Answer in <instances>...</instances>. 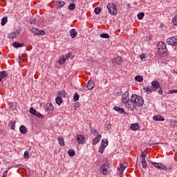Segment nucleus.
<instances>
[{
    "mask_svg": "<svg viewBox=\"0 0 177 177\" xmlns=\"http://www.w3.org/2000/svg\"><path fill=\"white\" fill-rule=\"evenodd\" d=\"M144 92H145L146 93H151L153 92H156L154 88H153L152 86H147L143 88Z\"/></svg>",
    "mask_w": 177,
    "mask_h": 177,
    "instance_id": "obj_15",
    "label": "nucleus"
},
{
    "mask_svg": "<svg viewBox=\"0 0 177 177\" xmlns=\"http://www.w3.org/2000/svg\"><path fill=\"white\" fill-rule=\"evenodd\" d=\"M29 156L30 153H28V151H26L24 154V158H29Z\"/></svg>",
    "mask_w": 177,
    "mask_h": 177,
    "instance_id": "obj_46",
    "label": "nucleus"
},
{
    "mask_svg": "<svg viewBox=\"0 0 177 177\" xmlns=\"http://www.w3.org/2000/svg\"><path fill=\"white\" fill-rule=\"evenodd\" d=\"M31 32L35 35H45L46 32L44 30H39L37 28H32L31 29Z\"/></svg>",
    "mask_w": 177,
    "mask_h": 177,
    "instance_id": "obj_8",
    "label": "nucleus"
},
{
    "mask_svg": "<svg viewBox=\"0 0 177 177\" xmlns=\"http://www.w3.org/2000/svg\"><path fill=\"white\" fill-rule=\"evenodd\" d=\"M91 133L93 135H97V133H99V132L97 131V130L95 129H91Z\"/></svg>",
    "mask_w": 177,
    "mask_h": 177,
    "instance_id": "obj_49",
    "label": "nucleus"
},
{
    "mask_svg": "<svg viewBox=\"0 0 177 177\" xmlns=\"http://www.w3.org/2000/svg\"><path fill=\"white\" fill-rule=\"evenodd\" d=\"M19 131L22 135H25V133H27V128L24 125H21L19 127Z\"/></svg>",
    "mask_w": 177,
    "mask_h": 177,
    "instance_id": "obj_24",
    "label": "nucleus"
},
{
    "mask_svg": "<svg viewBox=\"0 0 177 177\" xmlns=\"http://www.w3.org/2000/svg\"><path fill=\"white\" fill-rule=\"evenodd\" d=\"M106 8H107L110 15H111L112 16H114L115 15H117V12H118L117 6H115L114 5V3H109L106 6Z\"/></svg>",
    "mask_w": 177,
    "mask_h": 177,
    "instance_id": "obj_3",
    "label": "nucleus"
},
{
    "mask_svg": "<svg viewBox=\"0 0 177 177\" xmlns=\"http://www.w3.org/2000/svg\"><path fill=\"white\" fill-rule=\"evenodd\" d=\"M158 49L160 53H165L167 52V44L162 41L159 42L158 44Z\"/></svg>",
    "mask_w": 177,
    "mask_h": 177,
    "instance_id": "obj_5",
    "label": "nucleus"
},
{
    "mask_svg": "<svg viewBox=\"0 0 177 177\" xmlns=\"http://www.w3.org/2000/svg\"><path fill=\"white\" fill-rule=\"evenodd\" d=\"M143 104H145V100H143V97L134 94L130 97V101H129L127 104V109L130 111H133L136 107H142Z\"/></svg>",
    "mask_w": 177,
    "mask_h": 177,
    "instance_id": "obj_1",
    "label": "nucleus"
},
{
    "mask_svg": "<svg viewBox=\"0 0 177 177\" xmlns=\"http://www.w3.org/2000/svg\"><path fill=\"white\" fill-rule=\"evenodd\" d=\"M70 35H71V38H75V37H77V35H78V32L77 31H75V29H71L70 30Z\"/></svg>",
    "mask_w": 177,
    "mask_h": 177,
    "instance_id": "obj_22",
    "label": "nucleus"
},
{
    "mask_svg": "<svg viewBox=\"0 0 177 177\" xmlns=\"http://www.w3.org/2000/svg\"><path fill=\"white\" fill-rule=\"evenodd\" d=\"M53 105L51 103L47 104L45 108V111L48 114H52L53 113Z\"/></svg>",
    "mask_w": 177,
    "mask_h": 177,
    "instance_id": "obj_12",
    "label": "nucleus"
},
{
    "mask_svg": "<svg viewBox=\"0 0 177 177\" xmlns=\"http://www.w3.org/2000/svg\"><path fill=\"white\" fill-rule=\"evenodd\" d=\"M94 12L95 15H100V12H102V10L100 9V8L97 7L95 8Z\"/></svg>",
    "mask_w": 177,
    "mask_h": 177,
    "instance_id": "obj_36",
    "label": "nucleus"
},
{
    "mask_svg": "<svg viewBox=\"0 0 177 177\" xmlns=\"http://www.w3.org/2000/svg\"><path fill=\"white\" fill-rule=\"evenodd\" d=\"M167 93L169 95H171V93H177V89H174V90H169Z\"/></svg>",
    "mask_w": 177,
    "mask_h": 177,
    "instance_id": "obj_45",
    "label": "nucleus"
},
{
    "mask_svg": "<svg viewBox=\"0 0 177 177\" xmlns=\"http://www.w3.org/2000/svg\"><path fill=\"white\" fill-rule=\"evenodd\" d=\"M0 55H1V51H0Z\"/></svg>",
    "mask_w": 177,
    "mask_h": 177,
    "instance_id": "obj_59",
    "label": "nucleus"
},
{
    "mask_svg": "<svg viewBox=\"0 0 177 177\" xmlns=\"http://www.w3.org/2000/svg\"><path fill=\"white\" fill-rule=\"evenodd\" d=\"M153 120H154V121H165V118H164L161 115H154L153 117Z\"/></svg>",
    "mask_w": 177,
    "mask_h": 177,
    "instance_id": "obj_17",
    "label": "nucleus"
},
{
    "mask_svg": "<svg viewBox=\"0 0 177 177\" xmlns=\"http://www.w3.org/2000/svg\"><path fill=\"white\" fill-rule=\"evenodd\" d=\"M100 139H102V136L101 135H98L97 136V137L95 138H94L93 140V145H97V143H99V142H100Z\"/></svg>",
    "mask_w": 177,
    "mask_h": 177,
    "instance_id": "obj_19",
    "label": "nucleus"
},
{
    "mask_svg": "<svg viewBox=\"0 0 177 177\" xmlns=\"http://www.w3.org/2000/svg\"><path fill=\"white\" fill-rule=\"evenodd\" d=\"M30 113L38 117L39 118H42L44 115L41 114V113L38 112V111L34 109V108H30Z\"/></svg>",
    "mask_w": 177,
    "mask_h": 177,
    "instance_id": "obj_10",
    "label": "nucleus"
},
{
    "mask_svg": "<svg viewBox=\"0 0 177 177\" xmlns=\"http://www.w3.org/2000/svg\"><path fill=\"white\" fill-rule=\"evenodd\" d=\"M65 56H68V57H66V59H68L69 57H71V53H68L66 55H65Z\"/></svg>",
    "mask_w": 177,
    "mask_h": 177,
    "instance_id": "obj_54",
    "label": "nucleus"
},
{
    "mask_svg": "<svg viewBox=\"0 0 177 177\" xmlns=\"http://www.w3.org/2000/svg\"><path fill=\"white\" fill-rule=\"evenodd\" d=\"M101 38H110V36L107 33H102L100 35Z\"/></svg>",
    "mask_w": 177,
    "mask_h": 177,
    "instance_id": "obj_43",
    "label": "nucleus"
},
{
    "mask_svg": "<svg viewBox=\"0 0 177 177\" xmlns=\"http://www.w3.org/2000/svg\"><path fill=\"white\" fill-rule=\"evenodd\" d=\"M76 140L79 145H84L85 143V137L82 134L77 135Z\"/></svg>",
    "mask_w": 177,
    "mask_h": 177,
    "instance_id": "obj_9",
    "label": "nucleus"
},
{
    "mask_svg": "<svg viewBox=\"0 0 177 177\" xmlns=\"http://www.w3.org/2000/svg\"><path fill=\"white\" fill-rule=\"evenodd\" d=\"M135 80L138 82H142V81H143V77H142V76H136Z\"/></svg>",
    "mask_w": 177,
    "mask_h": 177,
    "instance_id": "obj_41",
    "label": "nucleus"
},
{
    "mask_svg": "<svg viewBox=\"0 0 177 177\" xmlns=\"http://www.w3.org/2000/svg\"><path fill=\"white\" fill-rule=\"evenodd\" d=\"M86 88L88 91H92V89L95 88V82H93V80H90L88 81Z\"/></svg>",
    "mask_w": 177,
    "mask_h": 177,
    "instance_id": "obj_13",
    "label": "nucleus"
},
{
    "mask_svg": "<svg viewBox=\"0 0 177 177\" xmlns=\"http://www.w3.org/2000/svg\"><path fill=\"white\" fill-rule=\"evenodd\" d=\"M152 165L155 167L156 168H158V169H164L165 168V165H164L162 163H157L155 162H151Z\"/></svg>",
    "mask_w": 177,
    "mask_h": 177,
    "instance_id": "obj_14",
    "label": "nucleus"
},
{
    "mask_svg": "<svg viewBox=\"0 0 177 177\" xmlns=\"http://www.w3.org/2000/svg\"><path fill=\"white\" fill-rule=\"evenodd\" d=\"M162 93H163L162 88H161V87H160V88H159V90H158V94L159 95H162Z\"/></svg>",
    "mask_w": 177,
    "mask_h": 177,
    "instance_id": "obj_53",
    "label": "nucleus"
},
{
    "mask_svg": "<svg viewBox=\"0 0 177 177\" xmlns=\"http://www.w3.org/2000/svg\"><path fill=\"white\" fill-rule=\"evenodd\" d=\"M67 57H68L67 55L66 56L62 55L58 61L59 64L60 65L64 64V63H66V60H67Z\"/></svg>",
    "mask_w": 177,
    "mask_h": 177,
    "instance_id": "obj_16",
    "label": "nucleus"
},
{
    "mask_svg": "<svg viewBox=\"0 0 177 177\" xmlns=\"http://www.w3.org/2000/svg\"><path fill=\"white\" fill-rule=\"evenodd\" d=\"M21 32V31L20 30V29H17L15 31L11 32L8 35V38H10V39H13L15 38H17V36L20 35Z\"/></svg>",
    "mask_w": 177,
    "mask_h": 177,
    "instance_id": "obj_7",
    "label": "nucleus"
},
{
    "mask_svg": "<svg viewBox=\"0 0 177 177\" xmlns=\"http://www.w3.org/2000/svg\"><path fill=\"white\" fill-rule=\"evenodd\" d=\"M8 170L5 171L3 173V177H8Z\"/></svg>",
    "mask_w": 177,
    "mask_h": 177,
    "instance_id": "obj_52",
    "label": "nucleus"
},
{
    "mask_svg": "<svg viewBox=\"0 0 177 177\" xmlns=\"http://www.w3.org/2000/svg\"><path fill=\"white\" fill-rule=\"evenodd\" d=\"M104 149H106L105 145H100L99 151L101 153V154H103V152L104 151Z\"/></svg>",
    "mask_w": 177,
    "mask_h": 177,
    "instance_id": "obj_38",
    "label": "nucleus"
},
{
    "mask_svg": "<svg viewBox=\"0 0 177 177\" xmlns=\"http://www.w3.org/2000/svg\"><path fill=\"white\" fill-rule=\"evenodd\" d=\"M8 127L10 128V129H15V122H10L8 124Z\"/></svg>",
    "mask_w": 177,
    "mask_h": 177,
    "instance_id": "obj_37",
    "label": "nucleus"
},
{
    "mask_svg": "<svg viewBox=\"0 0 177 177\" xmlns=\"http://www.w3.org/2000/svg\"><path fill=\"white\" fill-rule=\"evenodd\" d=\"M55 102H56L57 104H58V106H60V104H62V103H63V100H62V98L58 96L55 99Z\"/></svg>",
    "mask_w": 177,
    "mask_h": 177,
    "instance_id": "obj_27",
    "label": "nucleus"
},
{
    "mask_svg": "<svg viewBox=\"0 0 177 177\" xmlns=\"http://www.w3.org/2000/svg\"><path fill=\"white\" fill-rule=\"evenodd\" d=\"M64 5H66V2H64V1H58L56 2L57 8H63Z\"/></svg>",
    "mask_w": 177,
    "mask_h": 177,
    "instance_id": "obj_25",
    "label": "nucleus"
},
{
    "mask_svg": "<svg viewBox=\"0 0 177 177\" xmlns=\"http://www.w3.org/2000/svg\"><path fill=\"white\" fill-rule=\"evenodd\" d=\"M143 17H145V13L141 12V13H139V14L138 15V19L139 20H142V19H143Z\"/></svg>",
    "mask_w": 177,
    "mask_h": 177,
    "instance_id": "obj_42",
    "label": "nucleus"
},
{
    "mask_svg": "<svg viewBox=\"0 0 177 177\" xmlns=\"http://www.w3.org/2000/svg\"><path fill=\"white\" fill-rule=\"evenodd\" d=\"M58 95L62 97H66V91L64 90H62L58 93Z\"/></svg>",
    "mask_w": 177,
    "mask_h": 177,
    "instance_id": "obj_33",
    "label": "nucleus"
},
{
    "mask_svg": "<svg viewBox=\"0 0 177 177\" xmlns=\"http://www.w3.org/2000/svg\"><path fill=\"white\" fill-rule=\"evenodd\" d=\"M105 128H106V129H108V130L111 129V124H110V123L106 124L105 125Z\"/></svg>",
    "mask_w": 177,
    "mask_h": 177,
    "instance_id": "obj_50",
    "label": "nucleus"
},
{
    "mask_svg": "<svg viewBox=\"0 0 177 177\" xmlns=\"http://www.w3.org/2000/svg\"><path fill=\"white\" fill-rule=\"evenodd\" d=\"M142 168H147V162H146V159H142L141 160Z\"/></svg>",
    "mask_w": 177,
    "mask_h": 177,
    "instance_id": "obj_32",
    "label": "nucleus"
},
{
    "mask_svg": "<svg viewBox=\"0 0 177 177\" xmlns=\"http://www.w3.org/2000/svg\"><path fill=\"white\" fill-rule=\"evenodd\" d=\"M151 87L156 91H157V89H160V88H161V85L160 84V82H158V81L153 80L151 82Z\"/></svg>",
    "mask_w": 177,
    "mask_h": 177,
    "instance_id": "obj_11",
    "label": "nucleus"
},
{
    "mask_svg": "<svg viewBox=\"0 0 177 177\" xmlns=\"http://www.w3.org/2000/svg\"><path fill=\"white\" fill-rule=\"evenodd\" d=\"M68 154L70 157H74V156H75V151L73 150V149H70L68 151Z\"/></svg>",
    "mask_w": 177,
    "mask_h": 177,
    "instance_id": "obj_30",
    "label": "nucleus"
},
{
    "mask_svg": "<svg viewBox=\"0 0 177 177\" xmlns=\"http://www.w3.org/2000/svg\"><path fill=\"white\" fill-rule=\"evenodd\" d=\"M23 45L24 44H21L19 42H14L12 44V46H14V48H21V46H23Z\"/></svg>",
    "mask_w": 177,
    "mask_h": 177,
    "instance_id": "obj_28",
    "label": "nucleus"
},
{
    "mask_svg": "<svg viewBox=\"0 0 177 177\" xmlns=\"http://www.w3.org/2000/svg\"><path fill=\"white\" fill-rule=\"evenodd\" d=\"M127 167H128V165L127 163H123L120 165V168H118V170L120 171V174H122V172L125 171Z\"/></svg>",
    "mask_w": 177,
    "mask_h": 177,
    "instance_id": "obj_18",
    "label": "nucleus"
},
{
    "mask_svg": "<svg viewBox=\"0 0 177 177\" xmlns=\"http://www.w3.org/2000/svg\"><path fill=\"white\" fill-rule=\"evenodd\" d=\"M1 2H3V1H5V0H0Z\"/></svg>",
    "mask_w": 177,
    "mask_h": 177,
    "instance_id": "obj_58",
    "label": "nucleus"
},
{
    "mask_svg": "<svg viewBox=\"0 0 177 177\" xmlns=\"http://www.w3.org/2000/svg\"><path fill=\"white\" fill-rule=\"evenodd\" d=\"M0 134L5 135V131L2 129H0Z\"/></svg>",
    "mask_w": 177,
    "mask_h": 177,
    "instance_id": "obj_56",
    "label": "nucleus"
},
{
    "mask_svg": "<svg viewBox=\"0 0 177 177\" xmlns=\"http://www.w3.org/2000/svg\"><path fill=\"white\" fill-rule=\"evenodd\" d=\"M73 100L74 102H78V100H80V95H78V93H75L73 97Z\"/></svg>",
    "mask_w": 177,
    "mask_h": 177,
    "instance_id": "obj_34",
    "label": "nucleus"
},
{
    "mask_svg": "<svg viewBox=\"0 0 177 177\" xmlns=\"http://www.w3.org/2000/svg\"><path fill=\"white\" fill-rule=\"evenodd\" d=\"M147 57L146 54H142L140 55V59H141V60H145Z\"/></svg>",
    "mask_w": 177,
    "mask_h": 177,
    "instance_id": "obj_48",
    "label": "nucleus"
},
{
    "mask_svg": "<svg viewBox=\"0 0 177 177\" xmlns=\"http://www.w3.org/2000/svg\"><path fill=\"white\" fill-rule=\"evenodd\" d=\"M172 22L174 26H177V15L173 18Z\"/></svg>",
    "mask_w": 177,
    "mask_h": 177,
    "instance_id": "obj_44",
    "label": "nucleus"
},
{
    "mask_svg": "<svg viewBox=\"0 0 177 177\" xmlns=\"http://www.w3.org/2000/svg\"><path fill=\"white\" fill-rule=\"evenodd\" d=\"M35 23H36L35 19H31L30 20V24H35Z\"/></svg>",
    "mask_w": 177,
    "mask_h": 177,
    "instance_id": "obj_51",
    "label": "nucleus"
},
{
    "mask_svg": "<svg viewBox=\"0 0 177 177\" xmlns=\"http://www.w3.org/2000/svg\"><path fill=\"white\" fill-rule=\"evenodd\" d=\"M58 141H59L60 146H64V138H58Z\"/></svg>",
    "mask_w": 177,
    "mask_h": 177,
    "instance_id": "obj_35",
    "label": "nucleus"
},
{
    "mask_svg": "<svg viewBox=\"0 0 177 177\" xmlns=\"http://www.w3.org/2000/svg\"><path fill=\"white\" fill-rule=\"evenodd\" d=\"M19 60L20 61V62H24V59L21 57V56H19Z\"/></svg>",
    "mask_w": 177,
    "mask_h": 177,
    "instance_id": "obj_55",
    "label": "nucleus"
},
{
    "mask_svg": "<svg viewBox=\"0 0 177 177\" xmlns=\"http://www.w3.org/2000/svg\"><path fill=\"white\" fill-rule=\"evenodd\" d=\"M113 109L115 111H118V113H120V114H124L125 113V111L122 108H120V107H118V106H114Z\"/></svg>",
    "mask_w": 177,
    "mask_h": 177,
    "instance_id": "obj_20",
    "label": "nucleus"
},
{
    "mask_svg": "<svg viewBox=\"0 0 177 177\" xmlns=\"http://www.w3.org/2000/svg\"><path fill=\"white\" fill-rule=\"evenodd\" d=\"M146 156H147V152L146 151H144L141 154L142 160H146Z\"/></svg>",
    "mask_w": 177,
    "mask_h": 177,
    "instance_id": "obj_40",
    "label": "nucleus"
},
{
    "mask_svg": "<svg viewBox=\"0 0 177 177\" xmlns=\"http://www.w3.org/2000/svg\"><path fill=\"white\" fill-rule=\"evenodd\" d=\"M169 125L171 126L172 128H176L177 127V121L171 119L169 121Z\"/></svg>",
    "mask_w": 177,
    "mask_h": 177,
    "instance_id": "obj_21",
    "label": "nucleus"
},
{
    "mask_svg": "<svg viewBox=\"0 0 177 177\" xmlns=\"http://www.w3.org/2000/svg\"><path fill=\"white\" fill-rule=\"evenodd\" d=\"M122 102L125 104L127 109H128L127 104L131 102V98H129V93L125 91L124 94L122 95Z\"/></svg>",
    "mask_w": 177,
    "mask_h": 177,
    "instance_id": "obj_2",
    "label": "nucleus"
},
{
    "mask_svg": "<svg viewBox=\"0 0 177 177\" xmlns=\"http://www.w3.org/2000/svg\"><path fill=\"white\" fill-rule=\"evenodd\" d=\"M167 44L171 45V46H176V45H177V36L167 39Z\"/></svg>",
    "mask_w": 177,
    "mask_h": 177,
    "instance_id": "obj_6",
    "label": "nucleus"
},
{
    "mask_svg": "<svg viewBox=\"0 0 177 177\" xmlns=\"http://www.w3.org/2000/svg\"><path fill=\"white\" fill-rule=\"evenodd\" d=\"M115 63H116V64H118L119 66H121L122 64V58L121 57H118L116 58H115L114 59Z\"/></svg>",
    "mask_w": 177,
    "mask_h": 177,
    "instance_id": "obj_23",
    "label": "nucleus"
},
{
    "mask_svg": "<svg viewBox=\"0 0 177 177\" xmlns=\"http://www.w3.org/2000/svg\"><path fill=\"white\" fill-rule=\"evenodd\" d=\"M8 23V18L6 17H4L1 19V26H5Z\"/></svg>",
    "mask_w": 177,
    "mask_h": 177,
    "instance_id": "obj_29",
    "label": "nucleus"
},
{
    "mask_svg": "<svg viewBox=\"0 0 177 177\" xmlns=\"http://www.w3.org/2000/svg\"><path fill=\"white\" fill-rule=\"evenodd\" d=\"M2 80H3V78H2L1 77H0V82H2Z\"/></svg>",
    "mask_w": 177,
    "mask_h": 177,
    "instance_id": "obj_57",
    "label": "nucleus"
},
{
    "mask_svg": "<svg viewBox=\"0 0 177 177\" xmlns=\"http://www.w3.org/2000/svg\"><path fill=\"white\" fill-rule=\"evenodd\" d=\"M0 77L3 79L6 78V77H8V73L6 71H1L0 72Z\"/></svg>",
    "mask_w": 177,
    "mask_h": 177,
    "instance_id": "obj_31",
    "label": "nucleus"
},
{
    "mask_svg": "<svg viewBox=\"0 0 177 177\" xmlns=\"http://www.w3.org/2000/svg\"><path fill=\"white\" fill-rule=\"evenodd\" d=\"M68 9H70V10H74V9H75V4H71L68 6Z\"/></svg>",
    "mask_w": 177,
    "mask_h": 177,
    "instance_id": "obj_47",
    "label": "nucleus"
},
{
    "mask_svg": "<svg viewBox=\"0 0 177 177\" xmlns=\"http://www.w3.org/2000/svg\"><path fill=\"white\" fill-rule=\"evenodd\" d=\"M130 128L131 131H138L139 129V125L137 123H134L131 125Z\"/></svg>",
    "mask_w": 177,
    "mask_h": 177,
    "instance_id": "obj_26",
    "label": "nucleus"
},
{
    "mask_svg": "<svg viewBox=\"0 0 177 177\" xmlns=\"http://www.w3.org/2000/svg\"><path fill=\"white\" fill-rule=\"evenodd\" d=\"M110 165L109 163H105L101 167V172L103 174V175H110Z\"/></svg>",
    "mask_w": 177,
    "mask_h": 177,
    "instance_id": "obj_4",
    "label": "nucleus"
},
{
    "mask_svg": "<svg viewBox=\"0 0 177 177\" xmlns=\"http://www.w3.org/2000/svg\"><path fill=\"white\" fill-rule=\"evenodd\" d=\"M108 145H109V141L107 140H106V141H104V140H102L101 146H105V147H107Z\"/></svg>",
    "mask_w": 177,
    "mask_h": 177,
    "instance_id": "obj_39",
    "label": "nucleus"
}]
</instances>
